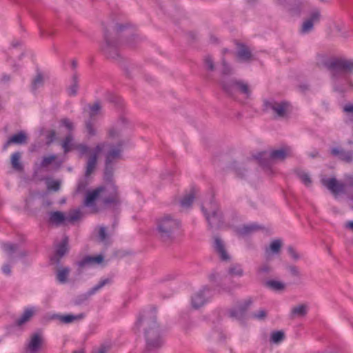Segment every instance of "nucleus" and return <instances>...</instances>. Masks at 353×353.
Returning <instances> with one entry per match:
<instances>
[{
  "label": "nucleus",
  "instance_id": "1",
  "mask_svg": "<svg viewBox=\"0 0 353 353\" xmlns=\"http://www.w3.org/2000/svg\"><path fill=\"white\" fill-rule=\"evenodd\" d=\"M134 329H143L146 341V350L149 353L152 350L161 348L164 343L163 333L157 322L156 309L152 307L141 311L134 324Z\"/></svg>",
  "mask_w": 353,
  "mask_h": 353
},
{
  "label": "nucleus",
  "instance_id": "2",
  "mask_svg": "<svg viewBox=\"0 0 353 353\" xmlns=\"http://www.w3.org/2000/svg\"><path fill=\"white\" fill-rule=\"evenodd\" d=\"M219 85L222 90L230 97H234L236 93L243 94L246 99L250 97V85L245 81L233 77L235 69L225 58L221 59Z\"/></svg>",
  "mask_w": 353,
  "mask_h": 353
},
{
  "label": "nucleus",
  "instance_id": "3",
  "mask_svg": "<svg viewBox=\"0 0 353 353\" xmlns=\"http://www.w3.org/2000/svg\"><path fill=\"white\" fill-rule=\"evenodd\" d=\"M344 59L343 57L328 58L324 54H319L316 57V65H323L329 70L334 90L341 92H344V90L340 86V73Z\"/></svg>",
  "mask_w": 353,
  "mask_h": 353
},
{
  "label": "nucleus",
  "instance_id": "4",
  "mask_svg": "<svg viewBox=\"0 0 353 353\" xmlns=\"http://www.w3.org/2000/svg\"><path fill=\"white\" fill-rule=\"evenodd\" d=\"M110 145V143L107 141L99 143L94 149L91 150L88 145L85 144H77L74 145L75 150H78L80 155H83L89 153L87 158L85 176H89L92 174L97 165V161L99 154L105 148Z\"/></svg>",
  "mask_w": 353,
  "mask_h": 353
},
{
  "label": "nucleus",
  "instance_id": "5",
  "mask_svg": "<svg viewBox=\"0 0 353 353\" xmlns=\"http://www.w3.org/2000/svg\"><path fill=\"white\" fill-rule=\"evenodd\" d=\"M125 141L119 139L115 145L110 143L109 150L105 154L104 179L111 182L114 174V164L122 158Z\"/></svg>",
  "mask_w": 353,
  "mask_h": 353
},
{
  "label": "nucleus",
  "instance_id": "6",
  "mask_svg": "<svg viewBox=\"0 0 353 353\" xmlns=\"http://www.w3.org/2000/svg\"><path fill=\"white\" fill-rule=\"evenodd\" d=\"M290 105L285 101H276L273 98L263 101V111L272 112L275 118H285L290 113Z\"/></svg>",
  "mask_w": 353,
  "mask_h": 353
},
{
  "label": "nucleus",
  "instance_id": "7",
  "mask_svg": "<svg viewBox=\"0 0 353 353\" xmlns=\"http://www.w3.org/2000/svg\"><path fill=\"white\" fill-rule=\"evenodd\" d=\"M290 155V149L288 148H280L270 152L263 151L260 152L257 159L263 166H269L272 163L283 161Z\"/></svg>",
  "mask_w": 353,
  "mask_h": 353
},
{
  "label": "nucleus",
  "instance_id": "8",
  "mask_svg": "<svg viewBox=\"0 0 353 353\" xmlns=\"http://www.w3.org/2000/svg\"><path fill=\"white\" fill-rule=\"evenodd\" d=\"M100 50L108 59H116L120 56L117 42L107 29L104 30L103 42L101 44Z\"/></svg>",
  "mask_w": 353,
  "mask_h": 353
},
{
  "label": "nucleus",
  "instance_id": "9",
  "mask_svg": "<svg viewBox=\"0 0 353 353\" xmlns=\"http://www.w3.org/2000/svg\"><path fill=\"white\" fill-rule=\"evenodd\" d=\"M179 227L178 222H158L157 235L163 241H170L172 239L174 234Z\"/></svg>",
  "mask_w": 353,
  "mask_h": 353
},
{
  "label": "nucleus",
  "instance_id": "10",
  "mask_svg": "<svg viewBox=\"0 0 353 353\" xmlns=\"http://www.w3.org/2000/svg\"><path fill=\"white\" fill-rule=\"evenodd\" d=\"M45 342L41 332H35L30 335L28 343L25 347V353H39Z\"/></svg>",
  "mask_w": 353,
  "mask_h": 353
},
{
  "label": "nucleus",
  "instance_id": "11",
  "mask_svg": "<svg viewBox=\"0 0 353 353\" xmlns=\"http://www.w3.org/2000/svg\"><path fill=\"white\" fill-rule=\"evenodd\" d=\"M321 183L335 196L345 192L346 183L339 181L335 177L322 179Z\"/></svg>",
  "mask_w": 353,
  "mask_h": 353
},
{
  "label": "nucleus",
  "instance_id": "12",
  "mask_svg": "<svg viewBox=\"0 0 353 353\" xmlns=\"http://www.w3.org/2000/svg\"><path fill=\"white\" fill-rule=\"evenodd\" d=\"M108 195L103 199V203L106 205L118 207L121 203L118 187L111 183L108 189Z\"/></svg>",
  "mask_w": 353,
  "mask_h": 353
},
{
  "label": "nucleus",
  "instance_id": "13",
  "mask_svg": "<svg viewBox=\"0 0 353 353\" xmlns=\"http://www.w3.org/2000/svg\"><path fill=\"white\" fill-rule=\"evenodd\" d=\"M235 57L239 63H250L254 60L251 49L243 43L237 44Z\"/></svg>",
  "mask_w": 353,
  "mask_h": 353
},
{
  "label": "nucleus",
  "instance_id": "14",
  "mask_svg": "<svg viewBox=\"0 0 353 353\" xmlns=\"http://www.w3.org/2000/svg\"><path fill=\"white\" fill-rule=\"evenodd\" d=\"M231 228L233 229L234 232L239 236H245L259 230H265L264 227H262L255 223H243L238 225H231Z\"/></svg>",
  "mask_w": 353,
  "mask_h": 353
},
{
  "label": "nucleus",
  "instance_id": "15",
  "mask_svg": "<svg viewBox=\"0 0 353 353\" xmlns=\"http://www.w3.org/2000/svg\"><path fill=\"white\" fill-rule=\"evenodd\" d=\"M201 210L205 214V219L208 220L223 219V215L219 206L214 201H212L210 202L209 208L202 206Z\"/></svg>",
  "mask_w": 353,
  "mask_h": 353
},
{
  "label": "nucleus",
  "instance_id": "16",
  "mask_svg": "<svg viewBox=\"0 0 353 353\" xmlns=\"http://www.w3.org/2000/svg\"><path fill=\"white\" fill-rule=\"evenodd\" d=\"M321 14L318 10L311 12L309 18L305 19L301 26V32L303 34L310 32L314 28V24L320 19Z\"/></svg>",
  "mask_w": 353,
  "mask_h": 353
},
{
  "label": "nucleus",
  "instance_id": "17",
  "mask_svg": "<svg viewBox=\"0 0 353 353\" xmlns=\"http://www.w3.org/2000/svg\"><path fill=\"white\" fill-rule=\"evenodd\" d=\"M252 303L250 299L244 300L236 303L235 307L230 312V316L236 319H242Z\"/></svg>",
  "mask_w": 353,
  "mask_h": 353
},
{
  "label": "nucleus",
  "instance_id": "18",
  "mask_svg": "<svg viewBox=\"0 0 353 353\" xmlns=\"http://www.w3.org/2000/svg\"><path fill=\"white\" fill-rule=\"evenodd\" d=\"M110 279H105L101 280L97 285L94 286L90 290H88L86 293L80 295L75 300V304L80 305L84 301H87L92 295L94 294L98 290L102 288L105 285L110 283Z\"/></svg>",
  "mask_w": 353,
  "mask_h": 353
},
{
  "label": "nucleus",
  "instance_id": "19",
  "mask_svg": "<svg viewBox=\"0 0 353 353\" xmlns=\"http://www.w3.org/2000/svg\"><path fill=\"white\" fill-rule=\"evenodd\" d=\"M68 237L64 236L62 241L55 245V254L51 258L57 263H59L61 257H63L68 252Z\"/></svg>",
  "mask_w": 353,
  "mask_h": 353
},
{
  "label": "nucleus",
  "instance_id": "20",
  "mask_svg": "<svg viewBox=\"0 0 353 353\" xmlns=\"http://www.w3.org/2000/svg\"><path fill=\"white\" fill-rule=\"evenodd\" d=\"M210 292V289L207 287L195 293L192 297V305L194 308L198 309L203 306L208 301L207 293Z\"/></svg>",
  "mask_w": 353,
  "mask_h": 353
},
{
  "label": "nucleus",
  "instance_id": "21",
  "mask_svg": "<svg viewBox=\"0 0 353 353\" xmlns=\"http://www.w3.org/2000/svg\"><path fill=\"white\" fill-rule=\"evenodd\" d=\"M105 187L100 186L92 191L88 192L84 201V205L87 207L94 206L97 199L99 197L101 194L105 191Z\"/></svg>",
  "mask_w": 353,
  "mask_h": 353
},
{
  "label": "nucleus",
  "instance_id": "22",
  "mask_svg": "<svg viewBox=\"0 0 353 353\" xmlns=\"http://www.w3.org/2000/svg\"><path fill=\"white\" fill-rule=\"evenodd\" d=\"M28 136L23 131H21L10 137L3 146V150H6L12 144L23 145L27 143Z\"/></svg>",
  "mask_w": 353,
  "mask_h": 353
},
{
  "label": "nucleus",
  "instance_id": "23",
  "mask_svg": "<svg viewBox=\"0 0 353 353\" xmlns=\"http://www.w3.org/2000/svg\"><path fill=\"white\" fill-rule=\"evenodd\" d=\"M331 154L346 163H351L353 161V151H345L342 148H333L331 150Z\"/></svg>",
  "mask_w": 353,
  "mask_h": 353
},
{
  "label": "nucleus",
  "instance_id": "24",
  "mask_svg": "<svg viewBox=\"0 0 353 353\" xmlns=\"http://www.w3.org/2000/svg\"><path fill=\"white\" fill-rule=\"evenodd\" d=\"M103 261V256L102 254H99L95 256H86L81 261L78 262V265L80 268H83L87 265L100 264Z\"/></svg>",
  "mask_w": 353,
  "mask_h": 353
},
{
  "label": "nucleus",
  "instance_id": "25",
  "mask_svg": "<svg viewBox=\"0 0 353 353\" xmlns=\"http://www.w3.org/2000/svg\"><path fill=\"white\" fill-rule=\"evenodd\" d=\"M196 197V192L191 190L179 199V205L182 208L189 209L192 207Z\"/></svg>",
  "mask_w": 353,
  "mask_h": 353
},
{
  "label": "nucleus",
  "instance_id": "26",
  "mask_svg": "<svg viewBox=\"0 0 353 353\" xmlns=\"http://www.w3.org/2000/svg\"><path fill=\"white\" fill-rule=\"evenodd\" d=\"M214 248L222 261H228L230 259V256L225 248V245L220 238L215 237Z\"/></svg>",
  "mask_w": 353,
  "mask_h": 353
},
{
  "label": "nucleus",
  "instance_id": "27",
  "mask_svg": "<svg viewBox=\"0 0 353 353\" xmlns=\"http://www.w3.org/2000/svg\"><path fill=\"white\" fill-rule=\"evenodd\" d=\"M282 245L283 243L281 239H275L272 241L270 246L265 250V257L269 259L271 254H279L281 252Z\"/></svg>",
  "mask_w": 353,
  "mask_h": 353
},
{
  "label": "nucleus",
  "instance_id": "28",
  "mask_svg": "<svg viewBox=\"0 0 353 353\" xmlns=\"http://www.w3.org/2000/svg\"><path fill=\"white\" fill-rule=\"evenodd\" d=\"M353 72V60L344 59L343 64L340 73V83L346 79V77Z\"/></svg>",
  "mask_w": 353,
  "mask_h": 353
},
{
  "label": "nucleus",
  "instance_id": "29",
  "mask_svg": "<svg viewBox=\"0 0 353 353\" xmlns=\"http://www.w3.org/2000/svg\"><path fill=\"white\" fill-rule=\"evenodd\" d=\"M303 2L302 0H298L297 2L294 3L288 4L285 6L288 12L293 17H299L303 9Z\"/></svg>",
  "mask_w": 353,
  "mask_h": 353
},
{
  "label": "nucleus",
  "instance_id": "30",
  "mask_svg": "<svg viewBox=\"0 0 353 353\" xmlns=\"http://www.w3.org/2000/svg\"><path fill=\"white\" fill-rule=\"evenodd\" d=\"M21 153L20 152H16L11 155L10 163L13 170L17 172L23 171V165L21 162Z\"/></svg>",
  "mask_w": 353,
  "mask_h": 353
},
{
  "label": "nucleus",
  "instance_id": "31",
  "mask_svg": "<svg viewBox=\"0 0 353 353\" xmlns=\"http://www.w3.org/2000/svg\"><path fill=\"white\" fill-rule=\"evenodd\" d=\"M44 84V75L39 70L37 71V74L32 79L30 83V88L32 92H35L40 87Z\"/></svg>",
  "mask_w": 353,
  "mask_h": 353
},
{
  "label": "nucleus",
  "instance_id": "32",
  "mask_svg": "<svg viewBox=\"0 0 353 353\" xmlns=\"http://www.w3.org/2000/svg\"><path fill=\"white\" fill-rule=\"evenodd\" d=\"M308 310V307L306 304H300L292 308L290 312V316L292 319L296 317L305 316Z\"/></svg>",
  "mask_w": 353,
  "mask_h": 353
},
{
  "label": "nucleus",
  "instance_id": "33",
  "mask_svg": "<svg viewBox=\"0 0 353 353\" xmlns=\"http://www.w3.org/2000/svg\"><path fill=\"white\" fill-rule=\"evenodd\" d=\"M272 270L273 268L269 263H264L257 268L256 275L260 279L263 280L267 276L271 274Z\"/></svg>",
  "mask_w": 353,
  "mask_h": 353
},
{
  "label": "nucleus",
  "instance_id": "34",
  "mask_svg": "<svg viewBox=\"0 0 353 353\" xmlns=\"http://www.w3.org/2000/svg\"><path fill=\"white\" fill-rule=\"evenodd\" d=\"M85 317L83 313L79 314L77 315L74 314H66V315H57V318L63 323L68 324L75 321H79Z\"/></svg>",
  "mask_w": 353,
  "mask_h": 353
},
{
  "label": "nucleus",
  "instance_id": "35",
  "mask_svg": "<svg viewBox=\"0 0 353 353\" xmlns=\"http://www.w3.org/2000/svg\"><path fill=\"white\" fill-rule=\"evenodd\" d=\"M264 285L272 290L278 292L283 291L285 288V285L283 282L275 280L265 281Z\"/></svg>",
  "mask_w": 353,
  "mask_h": 353
},
{
  "label": "nucleus",
  "instance_id": "36",
  "mask_svg": "<svg viewBox=\"0 0 353 353\" xmlns=\"http://www.w3.org/2000/svg\"><path fill=\"white\" fill-rule=\"evenodd\" d=\"M74 138L71 134H68L61 143L64 153L66 154L74 148Z\"/></svg>",
  "mask_w": 353,
  "mask_h": 353
},
{
  "label": "nucleus",
  "instance_id": "37",
  "mask_svg": "<svg viewBox=\"0 0 353 353\" xmlns=\"http://www.w3.org/2000/svg\"><path fill=\"white\" fill-rule=\"evenodd\" d=\"M34 310L31 308H28L25 310L21 317H19L16 323L17 325L21 326L25 323L30 321V319L32 317L34 314Z\"/></svg>",
  "mask_w": 353,
  "mask_h": 353
},
{
  "label": "nucleus",
  "instance_id": "38",
  "mask_svg": "<svg viewBox=\"0 0 353 353\" xmlns=\"http://www.w3.org/2000/svg\"><path fill=\"white\" fill-rule=\"evenodd\" d=\"M203 66L205 70L209 72H214L216 70V65L213 57L207 54L203 59Z\"/></svg>",
  "mask_w": 353,
  "mask_h": 353
},
{
  "label": "nucleus",
  "instance_id": "39",
  "mask_svg": "<svg viewBox=\"0 0 353 353\" xmlns=\"http://www.w3.org/2000/svg\"><path fill=\"white\" fill-rule=\"evenodd\" d=\"M72 83L68 88V92L70 97H74L77 94L79 89V77L77 73H74L72 77Z\"/></svg>",
  "mask_w": 353,
  "mask_h": 353
},
{
  "label": "nucleus",
  "instance_id": "40",
  "mask_svg": "<svg viewBox=\"0 0 353 353\" xmlns=\"http://www.w3.org/2000/svg\"><path fill=\"white\" fill-rule=\"evenodd\" d=\"M85 128L87 136L89 139L97 134V130L94 123L90 119L85 121Z\"/></svg>",
  "mask_w": 353,
  "mask_h": 353
},
{
  "label": "nucleus",
  "instance_id": "41",
  "mask_svg": "<svg viewBox=\"0 0 353 353\" xmlns=\"http://www.w3.org/2000/svg\"><path fill=\"white\" fill-rule=\"evenodd\" d=\"M228 272L232 276H242L243 275V269L241 265L234 263L230 265L228 268Z\"/></svg>",
  "mask_w": 353,
  "mask_h": 353
},
{
  "label": "nucleus",
  "instance_id": "42",
  "mask_svg": "<svg viewBox=\"0 0 353 353\" xmlns=\"http://www.w3.org/2000/svg\"><path fill=\"white\" fill-rule=\"evenodd\" d=\"M70 272L69 268H63L58 270L57 273V279L59 282L64 283L67 281V279Z\"/></svg>",
  "mask_w": 353,
  "mask_h": 353
},
{
  "label": "nucleus",
  "instance_id": "43",
  "mask_svg": "<svg viewBox=\"0 0 353 353\" xmlns=\"http://www.w3.org/2000/svg\"><path fill=\"white\" fill-rule=\"evenodd\" d=\"M106 133H107V137L109 139H112V140L116 139L121 137V132L115 125H112V126L109 127L107 129Z\"/></svg>",
  "mask_w": 353,
  "mask_h": 353
},
{
  "label": "nucleus",
  "instance_id": "44",
  "mask_svg": "<svg viewBox=\"0 0 353 353\" xmlns=\"http://www.w3.org/2000/svg\"><path fill=\"white\" fill-rule=\"evenodd\" d=\"M88 107L90 110L89 115L90 119L97 115L101 109V103L99 101H96L93 104H90Z\"/></svg>",
  "mask_w": 353,
  "mask_h": 353
},
{
  "label": "nucleus",
  "instance_id": "45",
  "mask_svg": "<svg viewBox=\"0 0 353 353\" xmlns=\"http://www.w3.org/2000/svg\"><path fill=\"white\" fill-rule=\"evenodd\" d=\"M61 181L59 180L48 179L46 181L48 190L58 191L60 189Z\"/></svg>",
  "mask_w": 353,
  "mask_h": 353
},
{
  "label": "nucleus",
  "instance_id": "46",
  "mask_svg": "<svg viewBox=\"0 0 353 353\" xmlns=\"http://www.w3.org/2000/svg\"><path fill=\"white\" fill-rule=\"evenodd\" d=\"M3 249L10 255V258L11 259L12 254L18 250V245L17 244L6 243L3 245Z\"/></svg>",
  "mask_w": 353,
  "mask_h": 353
},
{
  "label": "nucleus",
  "instance_id": "47",
  "mask_svg": "<svg viewBox=\"0 0 353 353\" xmlns=\"http://www.w3.org/2000/svg\"><path fill=\"white\" fill-rule=\"evenodd\" d=\"M284 333L282 331H276L272 334L271 341L275 343H279L284 339Z\"/></svg>",
  "mask_w": 353,
  "mask_h": 353
},
{
  "label": "nucleus",
  "instance_id": "48",
  "mask_svg": "<svg viewBox=\"0 0 353 353\" xmlns=\"http://www.w3.org/2000/svg\"><path fill=\"white\" fill-rule=\"evenodd\" d=\"M56 159H57V156L54 154L50 155L48 157H44L41 163V166L42 168H46L49 165H50Z\"/></svg>",
  "mask_w": 353,
  "mask_h": 353
},
{
  "label": "nucleus",
  "instance_id": "49",
  "mask_svg": "<svg viewBox=\"0 0 353 353\" xmlns=\"http://www.w3.org/2000/svg\"><path fill=\"white\" fill-rule=\"evenodd\" d=\"M50 221H65V216L61 212H53L50 213Z\"/></svg>",
  "mask_w": 353,
  "mask_h": 353
},
{
  "label": "nucleus",
  "instance_id": "50",
  "mask_svg": "<svg viewBox=\"0 0 353 353\" xmlns=\"http://www.w3.org/2000/svg\"><path fill=\"white\" fill-rule=\"evenodd\" d=\"M297 174L299 177V179L306 185H309L312 181L309 176V175L303 172H298Z\"/></svg>",
  "mask_w": 353,
  "mask_h": 353
},
{
  "label": "nucleus",
  "instance_id": "51",
  "mask_svg": "<svg viewBox=\"0 0 353 353\" xmlns=\"http://www.w3.org/2000/svg\"><path fill=\"white\" fill-rule=\"evenodd\" d=\"M81 219V212L79 210H72L69 212L68 221H77Z\"/></svg>",
  "mask_w": 353,
  "mask_h": 353
},
{
  "label": "nucleus",
  "instance_id": "52",
  "mask_svg": "<svg viewBox=\"0 0 353 353\" xmlns=\"http://www.w3.org/2000/svg\"><path fill=\"white\" fill-rule=\"evenodd\" d=\"M267 316V312L265 310H260L252 314V317L259 320H264Z\"/></svg>",
  "mask_w": 353,
  "mask_h": 353
},
{
  "label": "nucleus",
  "instance_id": "53",
  "mask_svg": "<svg viewBox=\"0 0 353 353\" xmlns=\"http://www.w3.org/2000/svg\"><path fill=\"white\" fill-rule=\"evenodd\" d=\"M110 348L109 345H101L99 347L94 349L92 353H108Z\"/></svg>",
  "mask_w": 353,
  "mask_h": 353
},
{
  "label": "nucleus",
  "instance_id": "54",
  "mask_svg": "<svg viewBox=\"0 0 353 353\" xmlns=\"http://www.w3.org/2000/svg\"><path fill=\"white\" fill-rule=\"evenodd\" d=\"M99 238L100 239V241H105L106 240V238L108 236V233H107V230H106V228L105 227H100L99 228Z\"/></svg>",
  "mask_w": 353,
  "mask_h": 353
},
{
  "label": "nucleus",
  "instance_id": "55",
  "mask_svg": "<svg viewBox=\"0 0 353 353\" xmlns=\"http://www.w3.org/2000/svg\"><path fill=\"white\" fill-rule=\"evenodd\" d=\"M118 123L123 127H128L130 125V120L124 115H120L117 121Z\"/></svg>",
  "mask_w": 353,
  "mask_h": 353
},
{
  "label": "nucleus",
  "instance_id": "56",
  "mask_svg": "<svg viewBox=\"0 0 353 353\" xmlns=\"http://www.w3.org/2000/svg\"><path fill=\"white\" fill-rule=\"evenodd\" d=\"M288 252L294 261H297L300 259V255L296 252L293 247H288Z\"/></svg>",
  "mask_w": 353,
  "mask_h": 353
},
{
  "label": "nucleus",
  "instance_id": "57",
  "mask_svg": "<svg viewBox=\"0 0 353 353\" xmlns=\"http://www.w3.org/2000/svg\"><path fill=\"white\" fill-rule=\"evenodd\" d=\"M209 280L212 283H219L221 281V276H220L219 274H218L216 272H212L209 275Z\"/></svg>",
  "mask_w": 353,
  "mask_h": 353
},
{
  "label": "nucleus",
  "instance_id": "58",
  "mask_svg": "<svg viewBox=\"0 0 353 353\" xmlns=\"http://www.w3.org/2000/svg\"><path fill=\"white\" fill-rule=\"evenodd\" d=\"M56 137V132L54 130H51L48 132L46 138H47V145H50L55 139Z\"/></svg>",
  "mask_w": 353,
  "mask_h": 353
},
{
  "label": "nucleus",
  "instance_id": "59",
  "mask_svg": "<svg viewBox=\"0 0 353 353\" xmlns=\"http://www.w3.org/2000/svg\"><path fill=\"white\" fill-rule=\"evenodd\" d=\"M288 269L289 270V272H290V274L294 276H296V277H299L301 274H300V271L299 270V268L295 266V265H290L288 267Z\"/></svg>",
  "mask_w": 353,
  "mask_h": 353
},
{
  "label": "nucleus",
  "instance_id": "60",
  "mask_svg": "<svg viewBox=\"0 0 353 353\" xmlns=\"http://www.w3.org/2000/svg\"><path fill=\"white\" fill-rule=\"evenodd\" d=\"M88 185V182L85 180L79 181L78 183V185L77 188V191L78 192H81L84 191Z\"/></svg>",
  "mask_w": 353,
  "mask_h": 353
},
{
  "label": "nucleus",
  "instance_id": "61",
  "mask_svg": "<svg viewBox=\"0 0 353 353\" xmlns=\"http://www.w3.org/2000/svg\"><path fill=\"white\" fill-rule=\"evenodd\" d=\"M134 66H130V65L125 66L124 72H125V75L128 78H132L133 77V70H134Z\"/></svg>",
  "mask_w": 353,
  "mask_h": 353
},
{
  "label": "nucleus",
  "instance_id": "62",
  "mask_svg": "<svg viewBox=\"0 0 353 353\" xmlns=\"http://www.w3.org/2000/svg\"><path fill=\"white\" fill-rule=\"evenodd\" d=\"M61 123L69 130H73L74 125H73L72 122H71L68 119H63L61 121Z\"/></svg>",
  "mask_w": 353,
  "mask_h": 353
},
{
  "label": "nucleus",
  "instance_id": "63",
  "mask_svg": "<svg viewBox=\"0 0 353 353\" xmlns=\"http://www.w3.org/2000/svg\"><path fill=\"white\" fill-rule=\"evenodd\" d=\"M345 181L347 186L353 187V176L346 175L345 176Z\"/></svg>",
  "mask_w": 353,
  "mask_h": 353
},
{
  "label": "nucleus",
  "instance_id": "64",
  "mask_svg": "<svg viewBox=\"0 0 353 353\" xmlns=\"http://www.w3.org/2000/svg\"><path fill=\"white\" fill-rule=\"evenodd\" d=\"M344 112L347 113H353V104H347L343 108Z\"/></svg>",
  "mask_w": 353,
  "mask_h": 353
}]
</instances>
